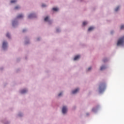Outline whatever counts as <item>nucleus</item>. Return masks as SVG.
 I'll list each match as a JSON object with an SVG mask.
<instances>
[{
  "label": "nucleus",
  "mask_w": 124,
  "mask_h": 124,
  "mask_svg": "<svg viewBox=\"0 0 124 124\" xmlns=\"http://www.w3.org/2000/svg\"><path fill=\"white\" fill-rule=\"evenodd\" d=\"M93 111H94V109H93Z\"/></svg>",
  "instance_id": "obj_27"
},
{
  "label": "nucleus",
  "mask_w": 124,
  "mask_h": 124,
  "mask_svg": "<svg viewBox=\"0 0 124 124\" xmlns=\"http://www.w3.org/2000/svg\"><path fill=\"white\" fill-rule=\"evenodd\" d=\"M33 16H34V14H30V15H29L28 17L29 18H31L33 17Z\"/></svg>",
  "instance_id": "obj_11"
},
{
  "label": "nucleus",
  "mask_w": 124,
  "mask_h": 124,
  "mask_svg": "<svg viewBox=\"0 0 124 124\" xmlns=\"http://www.w3.org/2000/svg\"><path fill=\"white\" fill-rule=\"evenodd\" d=\"M93 29H94L93 27H90V28H89L88 31H93Z\"/></svg>",
  "instance_id": "obj_9"
},
{
  "label": "nucleus",
  "mask_w": 124,
  "mask_h": 124,
  "mask_svg": "<svg viewBox=\"0 0 124 124\" xmlns=\"http://www.w3.org/2000/svg\"><path fill=\"white\" fill-rule=\"evenodd\" d=\"M67 110V108L66 107H63V108H62V113H63V114L66 113Z\"/></svg>",
  "instance_id": "obj_3"
},
{
  "label": "nucleus",
  "mask_w": 124,
  "mask_h": 124,
  "mask_svg": "<svg viewBox=\"0 0 124 124\" xmlns=\"http://www.w3.org/2000/svg\"><path fill=\"white\" fill-rule=\"evenodd\" d=\"M106 61H107V60H103L104 62H106Z\"/></svg>",
  "instance_id": "obj_24"
},
{
  "label": "nucleus",
  "mask_w": 124,
  "mask_h": 124,
  "mask_svg": "<svg viewBox=\"0 0 124 124\" xmlns=\"http://www.w3.org/2000/svg\"><path fill=\"white\" fill-rule=\"evenodd\" d=\"M20 8L19 6H16L15 9H18V8Z\"/></svg>",
  "instance_id": "obj_19"
},
{
  "label": "nucleus",
  "mask_w": 124,
  "mask_h": 124,
  "mask_svg": "<svg viewBox=\"0 0 124 124\" xmlns=\"http://www.w3.org/2000/svg\"><path fill=\"white\" fill-rule=\"evenodd\" d=\"M26 92H27V90H22V91H21V93L22 94H24V93H26Z\"/></svg>",
  "instance_id": "obj_10"
},
{
  "label": "nucleus",
  "mask_w": 124,
  "mask_h": 124,
  "mask_svg": "<svg viewBox=\"0 0 124 124\" xmlns=\"http://www.w3.org/2000/svg\"><path fill=\"white\" fill-rule=\"evenodd\" d=\"M16 1H17V0H11V3H14L15 2H16Z\"/></svg>",
  "instance_id": "obj_13"
},
{
  "label": "nucleus",
  "mask_w": 124,
  "mask_h": 124,
  "mask_svg": "<svg viewBox=\"0 0 124 124\" xmlns=\"http://www.w3.org/2000/svg\"><path fill=\"white\" fill-rule=\"evenodd\" d=\"M105 88H106L105 83H101L99 86V90H100V92H101V91H104V90H105Z\"/></svg>",
  "instance_id": "obj_2"
},
{
  "label": "nucleus",
  "mask_w": 124,
  "mask_h": 124,
  "mask_svg": "<svg viewBox=\"0 0 124 124\" xmlns=\"http://www.w3.org/2000/svg\"><path fill=\"white\" fill-rule=\"evenodd\" d=\"M62 93H60V94H59L58 96L59 97H60L61 96H62Z\"/></svg>",
  "instance_id": "obj_20"
},
{
  "label": "nucleus",
  "mask_w": 124,
  "mask_h": 124,
  "mask_svg": "<svg viewBox=\"0 0 124 124\" xmlns=\"http://www.w3.org/2000/svg\"><path fill=\"white\" fill-rule=\"evenodd\" d=\"M48 20V17H46V18H45V21H47Z\"/></svg>",
  "instance_id": "obj_16"
},
{
  "label": "nucleus",
  "mask_w": 124,
  "mask_h": 124,
  "mask_svg": "<svg viewBox=\"0 0 124 124\" xmlns=\"http://www.w3.org/2000/svg\"><path fill=\"white\" fill-rule=\"evenodd\" d=\"M79 88H77L75 90H74V91L72 92L73 94H76L79 91Z\"/></svg>",
  "instance_id": "obj_5"
},
{
  "label": "nucleus",
  "mask_w": 124,
  "mask_h": 124,
  "mask_svg": "<svg viewBox=\"0 0 124 124\" xmlns=\"http://www.w3.org/2000/svg\"><path fill=\"white\" fill-rule=\"evenodd\" d=\"M119 8H120V7L118 6L117 7H116V8H115V11H118V10H119Z\"/></svg>",
  "instance_id": "obj_14"
},
{
  "label": "nucleus",
  "mask_w": 124,
  "mask_h": 124,
  "mask_svg": "<svg viewBox=\"0 0 124 124\" xmlns=\"http://www.w3.org/2000/svg\"><path fill=\"white\" fill-rule=\"evenodd\" d=\"M92 67H90L88 68V70H90L91 69Z\"/></svg>",
  "instance_id": "obj_22"
},
{
  "label": "nucleus",
  "mask_w": 124,
  "mask_h": 124,
  "mask_svg": "<svg viewBox=\"0 0 124 124\" xmlns=\"http://www.w3.org/2000/svg\"><path fill=\"white\" fill-rule=\"evenodd\" d=\"M23 17V14H19L17 16V18H22Z\"/></svg>",
  "instance_id": "obj_7"
},
{
  "label": "nucleus",
  "mask_w": 124,
  "mask_h": 124,
  "mask_svg": "<svg viewBox=\"0 0 124 124\" xmlns=\"http://www.w3.org/2000/svg\"><path fill=\"white\" fill-rule=\"evenodd\" d=\"M121 30H123V29H124V25H122L121 27Z\"/></svg>",
  "instance_id": "obj_17"
},
{
  "label": "nucleus",
  "mask_w": 124,
  "mask_h": 124,
  "mask_svg": "<svg viewBox=\"0 0 124 124\" xmlns=\"http://www.w3.org/2000/svg\"><path fill=\"white\" fill-rule=\"evenodd\" d=\"M15 21L13 22V26H14V25H15Z\"/></svg>",
  "instance_id": "obj_23"
},
{
  "label": "nucleus",
  "mask_w": 124,
  "mask_h": 124,
  "mask_svg": "<svg viewBox=\"0 0 124 124\" xmlns=\"http://www.w3.org/2000/svg\"><path fill=\"white\" fill-rule=\"evenodd\" d=\"M7 42H5V41H4L2 43V47L5 49L7 46Z\"/></svg>",
  "instance_id": "obj_4"
},
{
  "label": "nucleus",
  "mask_w": 124,
  "mask_h": 124,
  "mask_svg": "<svg viewBox=\"0 0 124 124\" xmlns=\"http://www.w3.org/2000/svg\"><path fill=\"white\" fill-rule=\"evenodd\" d=\"M80 56L79 55H78L77 56H76L74 59L75 61H76V60H78L80 58Z\"/></svg>",
  "instance_id": "obj_6"
},
{
  "label": "nucleus",
  "mask_w": 124,
  "mask_h": 124,
  "mask_svg": "<svg viewBox=\"0 0 124 124\" xmlns=\"http://www.w3.org/2000/svg\"><path fill=\"white\" fill-rule=\"evenodd\" d=\"M106 66H105L104 65H102V66H101L100 69H101V70H103V69L106 68Z\"/></svg>",
  "instance_id": "obj_8"
},
{
  "label": "nucleus",
  "mask_w": 124,
  "mask_h": 124,
  "mask_svg": "<svg viewBox=\"0 0 124 124\" xmlns=\"http://www.w3.org/2000/svg\"><path fill=\"white\" fill-rule=\"evenodd\" d=\"M42 6L43 7H44L45 6H46V5L45 4H42Z\"/></svg>",
  "instance_id": "obj_21"
},
{
  "label": "nucleus",
  "mask_w": 124,
  "mask_h": 124,
  "mask_svg": "<svg viewBox=\"0 0 124 124\" xmlns=\"http://www.w3.org/2000/svg\"><path fill=\"white\" fill-rule=\"evenodd\" d=\"M25 31H26V30H23V32H24Z\"/></svg>",
  "instance_id": "obj_25"
},
{
  "label": "nucleus",
  "mask_w": 124,
  "mask_h": 124,
  "mask_svg": "<svg viewBox=\"0 0 124 124\" xmlns=\"http://www.w3.org/2000/svg\"><path fill=\"white\" fill-rule=\"evenodd\" d=\"M123 44H124V35L122 37H120L117 42L118 46H119L120 45H123Z\"/></svg>",
  "instance_id": "obj_1"
},
{
  "label": "nucleus",
  "mask_w": 124,
  "mask_h": 124,
  "mask_svg": "<svg viewBox=\"0 0 124 124\" xmlns=\"http://www.w3.org/2000/svg\"><path fill=\"white\" fill-rule=\"evenodd\" d=\"M57 31H59V30H57Z\"/></svg>",
  "instance_id": "obj_26"
},
{
  "label": "nucleus",
  "mask_w": 124,
  "mask_h": 124,
  "mask_svg": "<svg viewBox=\"0 0 124 124\" xmlns=\"http://www.w3.org/2000/svg\"><path fill=\"white\" fill-rule=\"evenodd\" d=\"M53 10L55 11H57L58 10H59L58 8L57 7H54L53 8Z\"/></svg>",
  "instance_id": "obj_12"
},
{
  "label": "nucleus",
  "mask_w": 124,
  "mask_h": 124,
  "mask_svg": "<svg viewBox=\"0 0 124 124\" xmlns=\"http://www.w3.org/2000/svg\"><path fill=\"white\" fill-rule=\"evenodd\" d=\"M6 36H7V37H10V33H7V34H6Z\"/></svg>",
  "instance_id": "obj_18"
},
{
  "label": "nucleus",
  "mask_w": 124,
  "mask_h": 124,
  "mask_svg": "<svg viewBox=\"0 0 124 124\" xmlns=\"http://www.w3.org/2000/svg\"><path fill=\"white\" fill-rule=\"evenodd\" d=\"M87 22H86V21H84L83 22V26H85V25H87Z\"/></svg>",
  "instance_id": "obj_15"
}]
</instances>
